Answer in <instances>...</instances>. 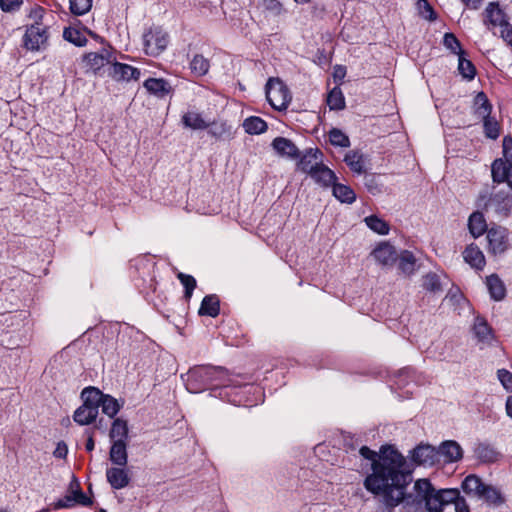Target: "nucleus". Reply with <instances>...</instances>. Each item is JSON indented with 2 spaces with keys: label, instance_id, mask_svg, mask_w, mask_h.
<instances>
[{
  "label": "nucleus",
  "instance_id": "f257e3e1",
  "mask_svg": "<svg viewBox=\"0 0 512 512\" xmlns=\"http://www.w3.org/2000/svg\"><path fill=\"white\" fill-rule=\"evenodd\" d=\"M359 454L371 462L364 488L375 497L381 496L385 511L393 512L406 500L405 490L412 482V469L405 456L391 445L381 446L379 452L362 446Z\"/></svg>",
  "mask_w": 512,
  "mask_h": 512
},
{
  "label": "nucleus",
  "instance_id": "f03ea898",
  "mask_svg": "<svg viewBox=\"0 0 512 512\" xmlns=\"http://www.w3.org/2000/svg\"><path fill=\"white\" fill-rule=\"evenodd\" d=\"M181 378L190 393L210 390L213 397L235 406L252 407L263 402L261 387L243 383L239 376L231 377L227 370L220 366H194L186 374L181 375Z\"/></svg>",
  "mask_w": 512,
  "mask_h": 512
},
{
  "label": "nucleus",
  "instance_id": "7ed1b4c3",
  "mask_svg": "<svg viewBox=\"0 0 512 512\" xmlns=\"http://www.w3.org/2000/svg\"><path fill=\"white\" fill-rule=\"evenodd\" d=\"M413 489L415 496L405 491L403 512H423V505L427 512H443L445 505L454 503L460 496L456 488L435 489L426 478L416 480Z\"/></svg>",
  "mask_w": 512,
  "mask_h": 512
},
{
  "label": "nucleus",
  "instance_id": "20e7f679",
  "mask_svg": "<svg viewBox=\"0 0 512 512\" xmlns=\"http://www.w3.org/2000/svg\"><path fill=\"white\" fill-rule=\"evenodd\" d=\"M475 205L484 212L508 216L512 211V195L504 191L493 193L486 186L479 192Z\"/></svg>",
  "mask_w": 512,
  "mask_h": 512
},
{
  "label": "nucleus",
  "instance_id": "39448f33",
  "mask_svg": "<svg viewBox=\"0 0 512 512\" xmlns=\"http://www.w3.org/2000/svg\"><path fill=\"white\" fill-rule=\"evenodd\" d=\"M492 105L486 94L479 92L474 98V112L483 120L484 134L487 138L497 139L500 135V126L496 119L491 117Z\"/></svg>",
  "mask_w": 512,
  "mask_h": 512
},
{
  "label": "nucleus",
  "instance_id": "423d86ee",
  "mask_svg": "<svg viewBox=\"0 0 512 512\" xmlns=\"http://www.w3.org/2000/svg\"><path fill=\"white\" fill-rule=\"evenodd\" d=\"M48 39V27L36 20L33 24L26 26V31L23 36V46L25 49L32 52L41 51L47 47Z\"/></svg>",
  "mask_w": 512,
  "mask_h": 512
},
{
  "label": "nucleus",
  "instance_id": "0eeeda50",
  "mask_svg": "<svg viewBox=\"0 0 512 512\" xmlns=\"http://www.w3.org/2000/svg\"><path fill=\"white\" fill-rule=\"evenodd\" d=\"M266 99L276 110H285L290 101L289 89L279 78H270L265 86Z\"/></svg>",
  "mask_w": 512,
  "mask_h": 512
},
{
  "label": "nucleus",
  "instance_id": "6e6552de",
  "mask_svg": "<svg viewBox=\"0 0 512 512\" xmlns=\"http://www.w3.org/2000/svg\"><path fill=\"white\" fill-rule=\"evenodd\" d=\"M169 43L168 34L159 27L150 28L143 35L144 49L147 55L158 56Z\"/></svg>",
  "mask_w": 512,
  "mask_h": 512
},
{
  "label": "nucleus",
  "instance_id": "1a4fd4ad",
  "mask_svg": "<svg viewBox=\"0 0 512 512\" xmlns=\"http://www.w3.org/2000/svg\"><path fill=\"white\" fill-rule=\"evenodd\" d=\"M488 252L501 255L509 248L508 230L504 227H492L487 231Z\"/></svg>",
  "mask_w": 512,
  "mask_h": 512
},
{
  "label": "nucleus",
  "instance_id": "9d476101",
  "mask_svg": "<svg viewBox=\"0 0 512 512\" xmlns=\"http://www.w3.org/2000/svg\"><path fill=\"white\" fill-rule=\"evenodd\" d=\"M416 371L411 367H405L396 374L394 386L392 389L395 391L399 390L397 393L398 397L401 399L410 398L413 395V390L410 388L411 384L416 383Z\"/></svg>",
  "mask_w": 512,
  "mask_h": 512
},
{
  "label": "nucleus",
  "instance_id": "9b49d317",
  "mask_svg": "<svg viewBox=\"0 0 512 512\" xmlns=\"http://www.w3.org/2000/svg\"><path fill=\"white\" fill-rule=\"evenodd\" d=\"M472 335L476 345L480 349L498 345V339L492 327L489 325V322H474Z\"/></svg>",
  "mask_w": 512,
  "mask_h": 512
},
{
  "label": "nucleus",
  "instance_id": "f8f14e48",
  "mask_svg": "<svg viewBox=\"0 0 512 512\" xmlns=\"http://www.w3.org/2000/svg\"><path fill=\"white\" fill-rule=\"evenodd\" d=\"M444 305L448 306L453 314L452 317L468 318L472 313V308L468 300L459 292L450 290L444 299Z\"/></svg>",
  "mask_w": 512,
  "mask_h": 512
},
{
  "label": "nucleus",
  "instance_id": "ddd939ff",
  "mask_svg": "<svg viewBox=\"0 0 512 512\" xmlns=\"http://www.w3.org/2000/svg\"><path fill=\"white\" fill-rule=\"evenodd\" d=\"M408 457L415 465L433 466L438 463L436 448L428 444H420L409 451Z\"/></svg>",
  "mask_w": 512,
  "mask_h": 512
},
{
  "label": "nucleus",
  "instance_id": "4468645a",
  "mask_svg": "<svg viewBox=\"0 0 512 512\" xmlns=\"http://www.w3.org/2000/svg\"><path fill=\"white\" fill-rule=\"evenodd\" d=\"M107 74L115 81H137L140 78L141 72L138 68H135L128 64L117 62L116 59L107 68Z\"/></svg>",
  "mask_w": 512,
  "mask_h": 512
},
{
  "label": "nucleus",
  "instance_id": "2eb2a0df",
  "mask_svg": "<svg viewBox=\"0 0 512 512\" xmlns=\"http://www.w3.org/2000/svg\"><path fill=\"white\" fill-rule=\"evenodd\" d=\"M106 480L114 490L127 487L131 481L129 470L126 466H112L106 469Z\"/></svg>",
  "mask_w": 512,
  "mask_h": 512
},
{
  "label": "nucleus",
  "instance_id": "dca6fc26",
  "mask_svg": "<svg viewBox=\"0 0 512 512\" xmlns=\"http://www.w3.org/2000/svg\"><path fill=\"white\" fill-rule=\"evenodd\" d=\"M298 158V169L310 175L323 162V153L318 148H309Z\"/></svg>",
  "mask_w": 512,
  "mask_h": 512
},
{
  "label": "nucleus",
  "instance_id": "f3484780",
  "mask_svg": "<svg viewBox=\"0 0 512 512\" xmlns=\"http://www.w3.org/2000/svg\"><path fill=\"white\" fill-rule=\"evenodd\" d=\"M371 255L375 261L381 266H393L398 259V254L391 244L388 242L379 243Z\"/></svg>",
  "mask_w": 512,
  "mask_h": 512
},
{
  "label": "nucleus",
  "instance_id": "a211bd4d",
  "mask_svg": "<svg viewBox=\"0 0 512 512\" xmlns=\"http://www.w3.org/2000/svg\"><path fill=\"white\" fill-rule=\"evenodd\" d=\"M438 462L440 457H443L445 463H454L462 459L463 450L461 446L454 440H447L440 444L438 449Z\"/></svg>",
  "mask_w": 512,
  "mask_h": 512
},
{
  "label": "nucleus",
  "instance_id": "6ab92c4d",
  "mask_svg": "<svg viewBox=\"0 0 512 512\" xmlns=\"http://www.w3.org/2000/svg\"><path fill=\"white\" fill-rule=\"evenodd\" d=\"M85 59L90 69L97 73L105 66L109 67L115 60V57L107 49H102L99 53L91 52L86 54Z\"/></svg>",
  "mask_w": 512,
  "mask_h": 512
},
{
  "label": "nucleus",
  "instance_id": "aec40b11",
  "mask_svg": "<svg viewBox=\"0 0 512 512\" xmlns=\"http://www.w3.org/2000/svg\"><path fill=\"white\" fill-rule=\"evenodd\" d=\"M491 173L493 182H507L509 187L512 189V165H507V163L503 162L501 158L496 159L492 163Z\"/></svg>",
  "mask_w": 512,
  "mask_h": 512
},
{
  "label": "nucleus",
  "instance_id": "412c9836",
  "mask_svg": "<svg viewBox=\"0 0 512 512\" xmlns=\"http://www.w3.org/2000/svg\"><path fill=\"white\" fill-rule=\"evenodd\" d=\"M273 149L280 155L286 156L291 159H297L300 156V151L297 146L288 138L276 137L272 141Z\"/></svg>",
  "mask_w": 512,
  "mask_h": 512
},
{
  "label": "nucleus",
  "instance_id": "4be33fe9",
  "mask_svg": "<svg viewBox=\"0 0 512 512\" xmlns=\"http://www.w3.org/2000/svg\"><path fill=\"white\" fill-rule=\"evenodd\" d=\"M128 442H111L109 450V460L116 466H127L128 463Z\"/></svg>",
  "mask_w": 512,
  "mask_h": 512
},
{
  "label": "nucleus",
  "instance_id": "5701e85b",
  "mask_svg": "<svg viewBox=\"0 0 512 512\" xmlns=\"http://www.w3.org/2000/svg\"><path fill=\"white\" fill-rule=\"evenodd\" d=\"M143 86L150 94L158 98H164L172 91L170 83L163 78H149Z\"/></svg>",
  "mask_w": 512,
  "mask_h": 512
},
{
  "label": "nucleus",
  "instance_id": "b1692460",
  "mask_svg": "<svg viewBox=\"0 0 512 512\" xmlns=\"http://www.w3.org/2000/svg\"><path fill=\"white\" fill-rule=\"evenodd\" d=\"M220 312V300L217 295L210 294L203 298L198 314L200 316L216 318Z\"/></svg>",
  "mask_w": 512,
  "mask_h": 512
},
{
  "label": "nucleus",
  "instance_id": "393cba45",
  "mask_svg": "<svg viewBox=\"0 0 512 512\" xmlns=\"http://www.w3.org/2000/svg\"><path fill=\"white\" fill-rule=\"evenodd\" d=\"M311 178L324 187L333 185L337 177L335 173L321 162V164L310 174Z\"/></svg>",
  "mask_w": 512,
  "mask_h": 512
},
{
  "label": "nucleus",
  "instance_id": "a878e982",
  "mask_svg": "<svg viewBox=\"0 0 512 512\" xmlns=\"http://www.w3.org/2000/svg\"><path fill=\"white\" fill-rule=\"evenodd\" d=\"M468 228L474 238H478L488 231L482 210L475 211L470 215L468 219Z\"/></svg>",
  "mask_w": 512,
  "mask_h": 512
},
{
  "label": "nucleus",
  "instance_id": "bb28decb",
  "mask_svg": "<svg viewBox=\"0 0 512 512\" xmlns=\"http://www.w3.org/2000/svg\"><path fill=\"white\" fill-rule=\"evenodd\" d=\"M109 438L111 442L120 441V442H128L129 438V428L127 421L116 418L114 419L110 432Z\"/></svg>",
  "mask_w": 512,
  "mask_h": 512
},
{
  "label": "nucleus",
  "instance_id": "cd10ccee",
  "mask_svg": "<svg viewBox=\"0 0 512 512\" xmlns=\"http://www.w3.org/2000/svg\"><path fill=\"white\" fill-rule=\"evenodd\" d=\"M463 257L465 262L475 269L481 270L485 265L484 255L477 246H468L463 252Z\"/></svg>",
  "mask_w": 512,
  "mask_h": 512
},
{
  "label": "nucleus",
  "instance_id": "c85d7f7f",
  "mask_svg": "<svg viewBox=\"0 0 512 512\" xmlns=\"http://www.w3.org/2000/svg\"><path fill=\"white\" fill-rule=\"evenodd\" d=\"M97 415V408L82 404L74 412L73 418L79 425H89L96 419Z\"/></svg>",
  "mask_w": 512,
  "mask_h": 512
},
{
  "label": "nucleus",
  "instance_id": "c756f323",
  "mask_svg": "<svg viewBox=\"0 0 512 512\" xmlns=\"http://www.w3.org/2000/svg\"><path fill=\"white\" fill-rule=\"evenodd\" d=\"M182 123L185 127L193 130L207 129L209 123L205 121L202 115L195 111H188L182 116Z\"/></svg>",
  "mask_w": 512,
  "mask_h": 512
},
{
  "label": "nucleus",
  "instance_id": "7c9ffc66",
  "mask_svg": "<svg viewBox=\"0 0 512 512\" xmlns=\"http://www.w3.org/2000/svg\"><path fill=\"white\" fill-rule=\"evenodd\" d=\"M244 131L250 135H259L264 133L268 126L265 120L258 116H250L243 121Z\"/></svg>",
  "mask_w": 512,
  "mask_h": 512
},
{
  "label": "nucleus",
  "instance_id": "2f4dec72",
  "mask_svg": "<svg viewBox=\"0 0 512 512\" xmlns=\"http://www.w3.org/2000/svg\"><path fill=\"white\" fill-rule=\"evenodd\" d=\"M486 286L490 293V296L494 300L499 301L505 297V286L497 275L492 274L488 276L486 279Z\"/></svg>",
  "mask_w": 512,
  "mask_h": 512
},
{
  "label": "nucleus",
  "instance_id": "473e14b6",
  "mask_svg": "<svg viewBox=\"0 0 512 512\" xmlns=\"http://www.w3.org/2000/svg\"><path fill=\"white\" fill-rule=\"evenodd\" d=\"M399 270L405 275H411L416 270V258L411 251L403 250L398 255Z\"/></svg>",
  "mask_w": 512,
  "mask_h": 512
},
{
  "label": "nucleus",
  "instance_id": "72a5a7b5",
  "mask_svg": "<svg viewBox=\"0 0 512 512\" xmlns=\"http://www.w3.org/2000/svg\"><path fill=\"white\" fill-rule=\"evenodd\" d=\"M479 499H483L490 505L499 506L504 502V498L499 489L492 485H484L481 490Z\"/></svg>",
  "mask_w": 512,
  "mask_h": 512
},
{
  "label": "nucleus",
  "instance_id": "f704fd0d",
  "mask_svg": "<svg viewBox=\"0 0 512 512\" xmlns=\"http://www.w3.org/2000/svg\"><path fill=\"white\" fill-rule=\"evenodd\" d=\"M105 394H103L99 389L95 387H86L81 392V397L83 399V404L91 407L97 408L100 407V403Z\"/></svg>",
  "mask_w": 512,
  "mask_h": 512
},
{
  "label": "nucleus",
  "instance_id": "c9c22d12",
  "mask_svg": "<svg viewBox=\"0 0 512 512\" xmlns=\"http://www.w3.org/2000/svg\"><path fill=\"white\" fill-rule=\"evenodd\" d=\"M486 18L494 27L501 28L507 23L504 12L499 8L497 3H489L486 10Z\"/></svg>",
  "mask_w": 512,
  "mask_h": 512
},
{
  "label": "nucleus",
  "instance_id": "e433bc0d",
  "mask_svg": "<svg viewBox=\"0 0 512 512\" xmlns=\"http://www.w3.org/2000/svg\"><path fill=\"white\" fill-rule=\"evenodd\" d=\"M475 456L482 462L492 463L498 460L500 453L493 446L481 443L475 448Z\"/></svg>",
  "mask_w": 512,
  "mask_h": 512
},
{
  "label": "nucleus",
  "instance_id": "4c0bfd02",
  "mask_svg": "<svg viewBox=\"0 0 512 512\" xmlns=\"http://www.w3.org/2000/svg\"><path fill=\"white\" fill-rule=\"evenodd\" d=\"M484 483L481 481V479L476 475H468L463 481H462V489L463 491L468 495H473L478 498L481 490L484 487Z\"/></svg>",
  "mask_w": 512,
  "mask_h": 512
},
{
  "label": "nucleus",
  "instance_id": "58836bf2",
  "mask_svg": "<svg viewBox=\"0 0 512 512\" xmlns=\"http://www.w3.org/2000/svg\"><path fill=\"white\" fill-rule=\"evenodd\" d=\"M344 161L352 172L356 174L365 172L364 158L361 153L350 151L345 155Z\"/></svg>",
  "mask_w": 512,
  "mask_h": 512
},
{
  "label": "nucleus",
  "instance_id": "ea45409f",
  "mask_svg": "<svg viewBox=\"0 0 512 512\" xmlns=\"http://www.w3.org/2000/svg\"><path fill=\"white\" fill-rule=\"evenodd\" d=\"M333 195L342 203L351 204L356 199V194L353 189L347 185L336 183L332 185Z\"/></svg>",
  "mask_w": 512,
  "mask_h": 512
},
{
  "label": "nucleus",
  "instance_id": "a19ab883",
  "mask_svg": "<svg viewBox=\"0 0 512 512\" xmlns=\"http://www.w3.org/2000/svg\"><path fill=\"white\" fill-rule=\"evenodd\" d=\"M208 133L216 139H230L232 137L231 126L226 122L214 121L208 126Z\"/></svg>",
  "mask_w": 512,
  "mask_h": 512
},
{
  "label": "nucleus",
  "instance_id": "79ce46f5",
  "mask_svg": "<svg viewBox=\"0 0 512 512\" xmlns=\"http://www.w3.org/2000/svg\"><path fill=\"white\" fill-rule=\"evenodd\" d=\"M209 61L203 55H195L190 62V69L196 76H204L209 71Z\"/></svg>",
  "mask_w": 512,
  "mask_h": 512
},
{
  "label": "nucleus",
  "instance_id": "37998d69",
  "mask_svg": "<svg viewBox=\"0 0 512 512\" xmlns=\"http://www.w3.org/2000/svg\"><path fill=\"white\" fill-rule=\"evenodd\" d=\"M63 38L77 47H83L87 43V38L78 29L73 27L64 29Z\"/></svg>",
  "mask_w": 512,
  "mask_h": 512
},
{
  "label": "nucleus",
  "instance_id": "c03bdc74",
  "mask_svg": "<svg viewBox=\"0 0 512 512\" xmlns=\"http://www.w3.org/2000/svg\"><path fill=\"white\" fill-rule=\"evenodd\" d=\"M364 221L372 231L380 235H387L389 233V225L387 222L378 218L376 215L368 216Z\"/></svg>",
  "mask_w": 512,
  "mask_h": 512
},
{
  "label": "nucleus",
  "instance_id": "a18cd8bd",
  "mask_svg": "<svg viewBox=\"0 0 512 512\" xmlns=\"http://www.w3.org/2000/svg\"><path fill=\"white\" fill-rule=\"evenodd\" d=\"M458 70L463 78L472 80L476 75V68L473 63L464 57V54L458 56Z\"/></svg>",
  "mask_w": 512,
  "mask_h": 512
},
{
  "label": "nucleus",
  "instance_id": "49530a36",
  "mask_svg": "<svg viewBox=\"0 0 512 512\" xmlns=\"http://www.w3.org/2000/svg\"><path fill=\"white\" fill-rule=\"evenodd\" d=\"M100 406L102 408V412L109 416L110 418L116 416V414L119 412L121 408L118 401L110 395H104L100 403Z\"/></svg>",
  "mask_w": 512,
  "mask_h": 512
},
{
  "label": "nucleus",
  "instance_id": "de8ad7c7",
  "mask_svg": "<svg viewBox=\"0 0 512 512\" xmlns=\"http://www.w3.org/2000/svg\"><path fill=\"white\" fill-rule=\"evenodd\" d=\"M422 286L429 292L438 293L442 291L440 276L436 273H428L423 276Z\"/></svg>",
  "mask_w": 512,
  "mask_h": 512
},
{
  "label": "nucleus",
  "instance_id": "09e8293b",
  "mask_svg": "<svg viewBox=\"0 0 512 512\" xmlns=\"http://www.w3.org/2000/svg\"><path fill=\"white\" fill-rule=\"evenodd\" d=\"M327 104L331 110H341L345 107V99L339 88L335 87L329 92Z\"/></svg>",
  "mask_w": 512,
  "mask_h": 512
},
{
  "label": "nucleus",
  "instance_id": "8fccbe9b",
  "mask_svg": "<svg viewBox=\"0 0 512 512\" xmlns=\"http://www.w3.org/2000/svg\"><path fill=\"white\" fill-rule=\"evenodd\" d=\"M329 141L333 146L346 148L350 146L349 137L340 129L333 128L329 131Z\"/></svg>",
  "mask_w": 512,
  "mask_h": 512
},
{
  "label": "nucleus",
  "instance_id": "3c124183",
  "mask_svg": "<svg viewBox=\"0 0 512 512\" xmlns=\"http://www.w3.org/2000/svg\"><path fill=\"white\" fill-rule=\"evenodd\" d=\"M444 46L456 55L465 54L459 40L453 33H446L443 37Z\"/></svg>",
  "mask_w": 512,
  "mask_h": 512
},
{
  "label": "nucleus",
  "instance_id": "603ef678",
  "mask_svg": "<svg viewBox=\"0 0 512 512\" xmlns=\"http://www.w3.org/2000/svg\"><path fill=\"white\" fill-rule=\"evenodd\" d=\"M70 10L74 15H84L92 7V0H69Z\"/></svg>",
  "mask_w": 512,
  "mask_h": 512
},
{
  "label": "nucleus",
  "instance_id": "864d4df0",
  "mask_svg": "<svg viewBox=\"0 0 512 512\" xmlns=\"http://www.w3.org/2000/svg\"><path fill=\"white\" fill-rule=\"evenodd\" d=\"M177 278L180 280L181 284L185 288V297L187 299L191 298L192 293L196 287V280L193 276L184 274V273H178Z\"/></svg>",
  "mask_w": 512,
  "mask_h": 512
},
{
  "label": "nucleus",
  "instance_id": "5fc2aeb1",
  "mask_svg": "<svg viewBox=\"0 0 512 512\" xmlns=\"http://www.w3.org/2000/svg\"><path fill=\"white\" fill-rule=\"evenodd\" d=\"M497 378L507 392H512V373L507 369H498Z\"/></svg>",
  "mask_w": 512,
  "mask_h": 512
},
{
  "label": "nucleus",
  "instance_id": "6e6d98bb",
  "mask_svg": "<svg viewBox=\"0 0 512 512\" xmlns=\"http://www.w3.org/2000/svg\"><path fill=\"white\" fill-rule=\"evenodd\" d=\"M263 8L273 16L283 12V6L278 0H263Z\"/></svg>",
  "mask_w": 512,
  "mask_h": 512
},
{
  "label": "nucleus",
  "instance_id": "4d7b16f0",
  "mask_svg": "<svg viewBox=\"0 0 512 512\" xmlns=\"http://www.w3.org/2000/svg\"><path fill=\"white\" fill-rule=\"evenodd\" d=\"M418 9L420 15L427 19V20H434L435 19V12L430 6V4L427 2V0H419L418 1Z\"/></svg>",
  "mask_w": 512,
  "mask_h": 512
},
{
  "label": "nucleus",
  "instance_id": "13d9d810",
  "mask_svg": "<svg viewBox=\"0 0 512 512\" xmlns=\"http://www.w3.org/2000/svg\"><path fill=\"white\" fill-rule=\"evenodd\" d=\"M503 162H506L507 165H512V137L505 136L503 138Z\"/></svg>",
  "mask_w": 512,
  "mask_h": 512
},
{
  "label": "nucleus",
  "instance_id": "bf43d9fd",
  "mask_svg": "<svg viewBox=\"0 0 512 512\" xmlns=\"http://www.w3.org/2000/svg\"><path fill=\"white\" fill-rule=\"evenodd\" d=\"M72 501L74 503L81 504L82 506H90L92 504V500L87 497L81 489H76L71 492Z\"/></svg>",
  "mask_w": 512,
  "mask_h": 512
},
{
  "label": "nucleus",
  "instance_id": "052dcab7",
  "mask_svg": "<svg viewBox=\"0 0 512 512\" xmlns=\"http://www.w3.org/2000/svg\"><path fill=\"white\" fill-rule=\"evenodd\" d=\"M22 0H0V7L4 12H11L20 7Z\"/></svg>",
  "mask_w": 512,
  "mask_h": 512
},
{
  "label": "nucleus",
  "instance_id": "680f3d73",
  "mask_svg": "<svg viewBox=\"0 0 512 512\" xmlns=\"http://www.w3.org/2000/svg\"><path fill=\"white\" fill-rule=\"evenodd\" d=\"M500 35L505 42L512 46V25L508 22L500 28Z\"/></svg>",
  "mask_w": 512,
  "mask_h": 512
},
{
  "label": "nucleus",
  "instance_id": "e2e57ef3",
  "mask_svg": "<svg viewBox=\"0 0 512 512\" xmlns=\"http://www.w3.org/2000/svg\"><path fill=\"white\" fill-rule=\"evenodd\" d=\"M68 454V447L64 441H60L57 443L55 450L53 451V455L55 458L64 459Z\"/></svg>",
  "mask_w": 512,
  "mask_h": 512
},
{
  "label": "nucleus",
  "instance_id": "0e129e2a",
  "mask_svg": "<svg viewBox=\"0 0 512 512\" xmlns=\"http://www.w3.org/2000/svg\"><path fill=\"white\" fill-rule=\"evenodd\" d=\"M453 504L455 506V512H470V508L466 500L461 495Z\"/></svg>",
  "mask_w": 512,
  "mask_h": 512
},
{
  "label": "nucleus",
  "instance_id": "69168bd1",
  "mask_svg": "<svg viewBox=\"0 0 512 512\" xmlns=\"http://www.w3.org/2000/svg\"><path fill=\"white\" fill-rule=\"evenodd\" d=\"M411 324V326H408V325H405L402 329V331L400 332L401 336L403 338H406L408 339L409 341L411 342H414V339H412V334L410 332V329H415V327L417 326L418 322H409ZM415 342L418 343V339H415Z\"/></svg>",
  "mask_w": 512,
  "mask_h": 512
},
{
  "label": "nucleus",
  "instance_id": "338daca9",
  "mask_svg": "<svg viewBox=\"0 0 512 512\" xmlns=\"http://www.w3.org/2000/svg\"><path fill=\"white\" fill-rule=\"evenodd\" d=\"M71 498V495H66L64 498L57 500L54 504V509L71 507L73 505Z\"/></svg>",
  "mask_w": 512,
  "mask_h": 512
},
{
  "label": "nucleus",
  "instance_id": "774afa93",
  "mask_svg": "<svg viewBox=\"0 0 512 512\" xmlns=\"http://www.w3.org/2000/svg\"><path fill=\"white\" fill-rule=\"evenodd\" d=\"M365 186L371 193H375L378 191L377 185L374 183V176L373 175H366L365 178Z\"/></svg>",
  "mask_w": 512,
  "mask_h": 512
}]
</instances>
